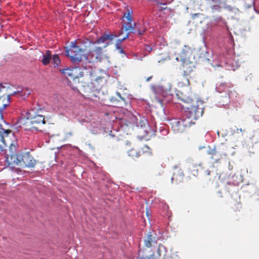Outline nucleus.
<instances>
[{"mask_svg":"<svg viewBox=\"0 0 259 259\" xmlns=\"http://www.w3.org/2000/svg\"><path fill=\"white\" fill-rule=\"evenodd\" d=\"M191 49L189 47L184 46L182 49V52L178 57L176 58L178 61H181L183 64L185 63L187 59L188 55L190 53Z\"/></svg>","mask_w":259,"mask_h":259,"instance_id":"9d476101","label":"nucleus"},{"mask_svg":"<svg viewBox=\"0 0 259 259\" xmlns=\"http://www.w3.org/2000/svg\"><path fill=\"white\" fill-rule=\"evenodd\" d=\"M128 58H133L136 60H142L143 57H139L137 54L133 53L131 55V56H127Z\"/></svg>","mask_w":259,"mask_h":259,"instance_id":"7c9ffc66","label":"nucleus"},{"mask_svg":"<svg viewBox=\"0 0 259 259\" xmlns=\"http://www.w3.org/2000/svg\"><path fill=\"white\" fill-rule=\"evenodd\" d=\"M22 166L24 165L27 167H34L36 164V161L30 155L29 152L23 153Z\"/></svg>","mask_w":259,"mask_h":259,"instance_id":"1a4fd4ad","label":"nucleus"},{"mask_svg":"<svg viewBox=\"0 0 259 259\" xmlns=\"http://www.w3.org/2000/svg\"><path fill=\"white\" fill-rule=\"evenodd\" d=\"M84 70H87V67L86 66L84 68Z\"/></svg>","mask_w":259,"mask_h":259,"instance_id":"79ce46f5","label":"nucleus"},{"mask_svg":"<svg viewBox=\"0 0 259 259\" xmlns=\"http://www.w3.org/2000/svg\"><path fill=\"white\" fill-rule=\"evenodd\" d=\"M80 69L79 68L74 67L60 69V71L64 74L68 80H74L78 77V71H80Z\"/></svg>","mask_w":259,"mask_h":259,"instance_id":"6e6552de","label":"nucleus"},{"mask_svg":"<svg viewBox=\"0 0 259 259\" xmlns=\"http://www.w3.org/2000/svg\"><path fill=\"white\" fill-rule=\"evenodd\" d=\"M211 9L212 12L213 13H214L217 11H218V12L221 11L222 8L220 6L215 5H213V6H211Z\"/></svg>","mask_w":259,"mask_h":259,"instance_id":"5701e85b","label":"nucleus"},{"mask_svg":"<svg viewBox=\"0 0 259 259\" xmlns=\"http://www.w3.org/2000/svg\"><path fill=\"white\" fill-rule=\"evenodd\" d=\"M181 81L178 82L179 87H183L184 86H188L189 84V80L186 76H184Z\"/></svg>","mask_w":259,"mask_h":259,"instance_id":"412c9836","label":"nucleus"},{"mask_svg":"<svg viewBox=\"0 0 259 259\" xmlns=\"http://www.w3.org/2000/svg\"><path fill=\"white\" fill-rule=\"evenodd\" d=\"M215 153H216V151L215 149H212L210 151H209L208 153L209 154H211L212 155H215Z\"/></svg>","mask_w":259,"mask_h":259,"instance_id":"e433bc0d","label":"nucleus"},{"mask_svg":"<svg viewBox=\"0 0 259 259\" xmlns=\"http://www.w3.org/2000/svg\"><path fill=\"white\" fill-rule=\"evenodd\" d=\"M125 30L126 31L131 30L133 29V26H132V21H129L125 25Z\"/></svg>","mask_w":259,"mask_h":259,"instance_id":"393cba45","label":"nucleus"},{"mask_svg":"<svg viewBox=\"0 0 259 259\" xmlns=\"http://www.w3.org/2000/svg\"><path fill=\"white\" fill-rule=\"evenodd\" d=\"M114 37V35L112 34H104L101 35L100 37L97 39L95 41H93L90 40L89 44L90 45L94 46L95 44H100L102 43H104L106 41V40H111Z\"/></svg>","mask_w":259,"mask_h":259,"instance_id":"9b49d317","label":"nucleus"},{"mask_svg":"<svg viewBox=\"0 0 259 259\" xmlns=\"http://www.w3.org/2000/svg\"><path fill=\"white\" fill-rule=\"evenodd\" d=\"M53 63L54 67H59L60 65L61 60L58 54H54L52 56Z\"/></svg>","mask_w":259,"mask_h":259,"instance_id":"6ab92c4d","label":"nucleus"},{"mask_svg":"<svg viewBox=\"0 0 259 259\" xmlns=\"http://www.w3.org/2000/svg\"><path fill=\"white\" fill-rule=\"evenodd\" d=\"M30 94V92H29L28 93H27V95H29Z\"/></svg>","mask_w":259,"mask_h":259,"instance_id":"c03bdc74","label":"nucleus"},{"mask_svg":"<svg viewBox=\"0 0 259 259\" xmlns=\"http://www.w3.org/2000/svg\"><path fill=\"white\" fill-rule=\"evenodd\" d=\"M152 78V76L149 77L146 79L147 81H149L150 80V79Z\"/></svg>","mask_w":259,"mask_h":259,"instance_id":"a19ab883","label":"nucleus"},{"mask_svg":"<svg viewBox=\"0 0 259 259\" xmlns=\"http://www.w3.org/2000/svg\"><path fill=\"white\" fill-rule=\"evenodd\" d=\"M131 120L136 123L138 127V132L143 138H148L155 135L157 128L153 122L149 123L145 117L140 115L138 117L132 115Z\"/></svg>","mask_w":259,"mask_h":259,"instance_id":"7ed1b4c3","label":"nucleus"},{"mask_svg":"<svg viewBox=\"0 0 259 259\" xmlns=\"http://www.w3.org/2000/svg\"><path fill=\"white\" fill-rule=\"evenodd\" d=\"M145 32V30H138V33L140 35H143Z\"/></svg>","mask_w":259,"mask_h":259,"instance_id":"4c0bfd02","label":"nucleus"},{"mask_svg":"<svg viewBox=\"0 0 259 259\" xmlns=\"http://www.w3.org/2000/svg\"><path fill=\"white\" fill-rule=\"evenodd\" d=\"M51 52L49 50H47L46 52L43 54L42 56L41 62L44 65H48L52 58Z\"/></svg>","mask_w":259,"mask_h":259,"instance_id":"2eb2a0df","label":"nucleus"},{"mask_svg":"<svg viewBox=\"0 0 259 259\" xmlns=\"http://www.w3.org/2000/svg\"><path fill=\"white\" fill-rule=\"evenodd\" d=\"M110 101L112 103L116 105V106L122 105L120 102H118V99L114 97H112L110 98Z\"/></svg>","mask_w":259,"mask_h":259,"instance_id":"a878e982","label":"nucleus"},{"mask_svg":"<svg viewBox=\"0 0 259 259\" xmlns=\"http://www.w3.org/2000/svg\"><path fill=\"white\" fill-rule=\"evenodd\" d=\"M175 171L173 173V176L171 178V181H175L177 183L181 182L184 177V174L181 169L179 166H175L174 167Z\"/></svg>","mask_w":259,"mask_h":259,"instance_id":"f8f14e48","label":"nucleus"},{"mask_svg":"<svg viewBox=\"0 0 259 259\" xmlns=\"http://www.w3.org/2000/svg\"><path fill=\"white\" fill-rule=\"evenodd\" d=\"M30 117L29 114H28V111L23 114V117H22L19 121L20 127L26 131H37V128L35 126L34 122H37V121L34 120L35 119L34 118ZM38 122H39V121Z\"/></svg>","mask_w":259,"mask_h":259,"instance_id":"20e7f679","label":"nucleus"},{"mask_svg":"<svg viewBox=\"0 0 259 259\" xmlns=\"http://www.w3.org/2000/svg\"><path fill=\"white\" fill-rule=\"evenodd\" d=\"M90 72L91 73L90 75L92 83L94 84V85L97 88H100L101 86L100 83L102 82L103 80V78L100 76L96 77L95 75H94L92 72L90 71Z\"/></svg>","mask_w":259,"mask_h":259,"instance_id":"dca6fc26","label":"nucleus"},{"mask_svg":"<svg viewBox=\"0 0 259 259\" xmlns=\"http://www.w3.org/2000/svg\"><path fill=\"white\" fill-rule=\"evenodd\" d=\"M215 24L220 26L222 27H227L226 22L222 19V17H217L214 19Z\"/></svg>","mask_w":259,"mask_h":259,"instance_id":"aec40b11","label":"nucleus"},{"mask_svg":"<svg viewBox=\"0 0 259 259\" xmlns=\"http://www.w3.org/2000/svg\"><path fill=\"white\" fill-rule=\"evenodd\" d=\"M142 150L143 152H149L150 150L149 147L147 145H144V146L142 148Z\"/></svg>","mask_w":259,"mask_h":259,"instance_id":"473e14b6","label":"nucleus"},{"mask_svg":"<svg viewBox=\"0 0 259 259\" xmlns=\"http://www.w3.org/2000/svg\"><path fill=\"white\" fill-rule=\"evenodd\" d=\"M233 87L231 83H221L220 84L216 86L215 89L220 93H224L225 96H226L230 89Z\"/></svg>","mask_w":259,"mask_h":259,"instance_id":"ddd939ff","label":"nucleus"},{"mask_svg":"<svg viewBox=\"0 0 259 259\" xmlns=\"http://www.w3.org/2000/svg\"><path fill=\"white\" fill-rule=\"evenodd\" d=\"M1 130L2 131V134H3L4 133H6L7 134H8L9 133H10L11 131L10 130H4V128H1Z\"/></svg>","mask_w":259,"mask_h":259,"instance_id":"c9c22d12","label":"nucleus"},{"mask_svg":"<svg viewBox=\"0 0 259 259\" xmlns=\"http://www.w3.org/2000/svg\"><path fill=\"white\" fill-rule=\"evenodd\" d=\"M159 131L161 134L164 136L167 135L168 133V130L163 127H160L159 128Z\"/></svg>","mask_w":259,"mask_h":259,"instance_id":"2f4dec72","label":"nucleus"},{"mask_svg":"<svg viewBox=\"0 0 259 259\" xmlns=\"http://www.w3.org/2000/svg\"><path fill=\"white\" fill-rule=\"evenodd\" d=\"M131 155H132L133 157L136 156V157H138L141 155V152L140 151L137 152L135 150H132L131 151Z\"/></svg>","mask_w":259,"mask_h":259,"instance_id":"c85d7f7f","label":"nucleus"},{"mask_svg":"<svg viewBox=\"0 0 259 259\" xmlns=\"http://www.w3.org/2000/svg\"><path fill=\"white\" fill-rule=\"evenodd\" d=\"M11 97H12V95H8L7 96V100H8V102L9 103H10L11 102Z\"/></svg>","mask_w":259,"mask_h":259,"instance_id":"58836bf2","label":"nucleus"},{"mask_svg":"<svg viewBox=\"0 0 259 259\" xmlns=\"http://www.w3.org/2000/svg\"><path fill=\"white\" fill-rule=\"evenodd\" d=\"M23 153H15L11 155V163L22 166Z\"/></svg>","mask_w":259,"mask_h":259,"instance_id":"4468645a","label":"nucleus"},{"mask_svg":"<svg viewBox=\"0 0 259 259\" xmlns=\"http://www.w3.org/2000/svg\"><path fill=\"white\" fill-rule=\"evenodd\" d=\"M145 50L147 52H148L150 53V52H151L152 51V48H151L150 46H149V45H146V46H145Z\"/></svg>","mask_w":259,"mask_h":259,"instance_id":"72a5a7b5","label":"nucleus"},{"mask_svg":"<svg viewBox=\"0 0 259 259\" xmlns=\"http://www.w3.org/2000/svg\"><path fill=\"white\" fill-rule=\"evenodd\" d=\"M203 113V109L199 108L197 105H193L187 107L179 118H172L169 120L173 132L175 133H182L195 121L201 117Z\"/></svg>","mask_w":259,"mask_h":259,"instance_id":"f257e3e1","label":"nucleus"},{"mask_svg":"<svg viewBox=\"0 0 259 259\" xmlns=\"http://www.w3.org/2000/svg\"><path fill=\"white\" fill-rule=\"evenodd\" d=\"M228 42L232 46L234 45L233 36L230 33L228 34Z\"/></svg>","mask_w":259,"mask_h":259,"instance_id":"c756f323","label":"nucleus"},{"mask_svg":"<svg viewBox=\"0 0 259 259\" xmlns=\"http://www.w3.org/2000/svg\"><path fill=\"white\" fill-rule=\"evenodd\" d=\"M218 61L219 63L213 65V67L223 66V65H229L231 66V69L234 70L239 66L238 63L235 60V57L232 58H229L228 56L226 57L224 56L220 57Z\"/></svg>","mask_w":259,"mask_h":259,"instance_id":"0eeeda50","label":"nucleus"},{"mask_svg":"<svg viewBox=\"0 0 259 259\" xmlns=\"http://www.w3.org/2000/svg\"><path fill=\"white\" fill-rule=\"evenodd\" d=\"M65 54L74 63H78L84 58L89 62H100L104 57L103 49L100 47L92 48L87 53L83 54V51L76 45V41H71L69 48H66Z\"/></svg>","mask_w":259,"mask_h":259,"instance_id":"f03ea898","label":"nucleus"},{"mask_svg":"<svg viewBox=\"0 0 259 259\" xmlns=\"http://www.w3.org/2000/svg\"><path fill=\"white\" fill-rule=\"evenodd\" d=\"M10 95H12V96H18V97H22L23 95L22 94V90L20 89L18 90L17 91H15Z\"/></svg>","mask_w":259,"mask_h":259,"instance_id":"b1692460","label":"nucleus"},{"mask_svg":"<svg viewBox=\"0 0 259 259\" xmlns=\"http://www.w3.org/2000/svg\"><path fill=\"white\" fill-rule=\"evenodd\" d=\"M7 146V143L2 134V131H0V148L3 149Z\"/></svg>","mask_w":259,"mask_h":259,"instance_id":"4be33fe9","label":"nucleus"},{"mask_svg":"<svg viewBox=\"0 0 259 259\" xmlns=\"http://www.w3.org/2000/svg\"><path fill=\"white\" fill-rule=\"evenodd\" d=\"M240 100V97L237 93L232 88L230 89L226 96H222L219 102V105L225 106L231 102H237Z\"/></svg>","mask_w":259,"mask_h":259,"instance_id":"39448f33","label":"nucleus"},{"mask_svg":"<svg viewBox=\"0 0 259 259\" xmlns=\"http://www.w3.org/2000/svg\"><path fill=\"white\" fill-rule=\"evenodd\" d=\"M116 94L119 98L118 99V102H123L124 103H125V99L122 97L119 92H116Z\"/></svg>","mask_w":259,"mask_h":259,"instance_id":"bb28decb","label":"nucleus"},{"mask_svg":"<svg viewBox=\"0 0 259 259\" xmlns=\"http://www.w3.org/2000/svg\"><path fill=\"white\" fill-rule=\"evenodd\" d=\"M44 109V108H41L38 105H37V107H34L28 111V114H29L30 118H34V120L39 121V122H34L35 126L40 123L45 124L46 123L44 116L41 114Z\"/></svg>","mask_w":259,"mask_h":259,"instance_id":"423d86ee","label":"nucleus"},{"mask_svg":"<svg viewBox=\"0 0 259 259\" xmlns=\"http://www.w3.org/2000/svg\"><path fill=\"white\" fill-rule=\"evenodd\" d=\"M116 94L119 98L118 99V102H123L124 103H125V99L122 97L119 92H116Z\"/></svg>","mask_w":259,"mask_h":259,"instance_id":"cd10ccee","label":"nucleus"},{"mask_svg":"<svg viewBox=\"0 0 259 259\" xmlns=\"http://www.w3.org/2000/svg\"><path fill=\"white\" fill-rule=\"evenodd\" d=\"M244 131L242 128H237L236 129V132L238 133V132H242Z\"/></svg>","mask_w":259,"mask_h":259,"instance_id":"ea45409f","label":"nucleus"},{"mask_svg":"<svg viewBox=\"0 0 259 259\" xmlns=\"http://www.w3.org/2000/svg\"><path fill=\"white\" fill-rule=\"evenodd\" d=\"M207 174H208V175H210V171H208L207 172Z\"/></svg>","mask_w":259,"mask_h":259,"instance_id":"37998d69","label":"nucleus"},{"mask_svg":"<svg viewBox=\"0 0 259 259\" xmlns=\"http://www.w3.org/2000/svg\"><path fill=\"white\" fill-rule=\"evenodd\" d=\"M127 19V21H132V18L131 17L130 13L128 12L125 16V14L124 16Z\"/></svg>","mask_w":259,"mask_h":259,"instance_id":"f704fd0d","label":"nucleus"},{"mask_svg":"<svg viewBox=\"0 0 259 259\" xmlns=\"http://www.w3.org/2000/svg\"><path fill=\"white\" fill-rule=\"evenodd\" d=\"M154 237L152 236L151 233L147 234L145 239V244L147 247H150L152 246V243L154 241Z\"/></svg>","mask_w":259,"mask_h":259,"instance_id":"f3484780","label":"nucleus"},{"mask_svg":"<svg viewBox=\"0 0 259 259\" xmlns=\"http://www.w3.org/2000/svg\"><path fill=\"white\" fill-rule=\"evenodd\" d=\"M128 35H129V33L127 34V35H126V36L125 37H124V38H123L122 39H118L117 40V42H116V48L117 50H118L120 54H125L124 51L123 50V49L120 46V45L121 44V43L124 40H125V39H126L128 37Z\"/></svg>","mask_w":259,"mask_h":259,"instance_id":"a211bd4d","label":"nucleus"}]
</instances>
